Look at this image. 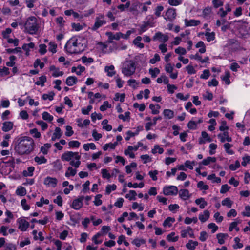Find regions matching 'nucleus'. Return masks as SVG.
<instances>
[{
  "instance_id": "obj_64",
  "label": "nucleus",
  "mask_w": 250,
  "mask_h": 250,
  "mask_svg": "<svg viewBox=\"0 0 250 250\" xmlns=\"http://www.w3.org/2000/svg\"><path fill=\"white\" fill-rule=\"evenodd\" d=\"M46 46L44 44H41L39 45V52L41 54H44L46 52Z\"/></svg>"
},
{
  "instance_id": "obj_31",
  "label": "nucleus",
  "mask_w": 250,
  "mask_h": 250,
  "mask_svg": "<svg viewBox=\"0 0 250 250\" xmlns=\"http://www.w3.org/2000/svg\"><path fill=\"white\" fill-rule=\"evenodd\" d=\"M16 192L18 195L23 196L26 194V190L24 187L20 186L17 189Z\"/></svg>"
},
{
  "instance_id": "obj_14",
  "label": "nucleus",
  "mask_w": 250,
  "mask_h": 250,
  "mask_svg": "<svg viewBox=\"0 0 250 250\" xmlns=\"http://www.w3.org/2000/svg\"><path fill=\"white\" fill-rule=\"evenodd\" d=\"M50 71H53L52 76L57 77L63 75L62 71H60L58 68H56L55 65H51L49 68Z\"/></svg>"
},
{
  "instance_id": "obj_33",
  "label": "nucleus",
  "mask_w": 250,
  "mask_h": 250,
  "mask_svg": "<svg viewBox=\"0 0 250 250\" xmlns=\"http://www.w3.org/2000/svg\"><path fill=\"white\" fill-rule=\"evenodd\" d=\"M51 146V144L46 143L44 144L43 146L41 148V151L43 154H47L48 153V149H49Z\"/></svg>"
},
{
  "instance_id": "obj_11",
  "label": "nucleus",
  "mask_w": 250,
  "mask_h": 250,
  "mask_svg": "<svg viewBox=\"0 0 250 250\" xmlns=\"http://www.w3.org/2000/svg\"><path fill=\"white\" fill-rule=\"evenodd\" d=\"M19 224V229L23 231H26L29 226V223L23 219H20Z\"/></svg>"
},
{
  "instance_id": "obj_45",
  "label": "nucleus",
  "mask_w": 250,
  "mask_h": 250,
  "mask_svg": "<svg viewBox=\"0 0 250 250\" xmlns=\"http://www.w3.org/2000/svg\"><path fill=\"white\" fill-rule=\"evenodd\" d=\"M55 93L53 92H51L49 94H44L42 95V99L44 100L48 99L50 101H52L53 99Z\"/></svg>"
},
{
  "instance_id": "obj_34",
  "label": "nucleus",
  "mask_w": 250,
  "mask_h": 250,
  "mask_svg": "<svg viewBox=\"0 0 250 250\" xmlns=\"http://www.w3.org/2000/svg\"><path fill=\"white\" fill-rule=\"evenodd\" d=\"M53 164L54 168L56 170L60 171L62 169V164L59 160L54 162Z\"/></svg>"
},
{
  "instance_id": "obj_60",
  "label": "nucleus",
  "mask_w": 250,
  "mask_h": 250,
  "mask_svg": "<svg viewBox=\"0 0 250 250\" xmlns=\"http://www.w3.org/2000/svg\"><path fill=\"white\" fill-rule=\"evenodd\" d=\"M31 134H33V137L36 138H39L41 136V134L38 131L37 129L34 128L30 130Z\"/></svg>"
},
{
  "instance_id": "obj_10",
  "label": "nucleus",
  "mask_w": 250,
  "mask_h": 250,
  "mask_svg": "<svg viewBox=\"0 0 250 250\" xmlns=\"http://www.w3.org/2000/svg\"><path fill=\"white\" fill-rule=\"evenodd\" d=\"M58 180L56 178L50 177H46L44 181V184L46 185L51 186L55 188L57 184Z\"/></svg>"
},
{
  "instance_id": "obj_6",
  "label": "nucleus",
  "mask_w": 250,
  "mask_h": 250,
  "mask_svg": "<svg viewBox=\"0 0 250 250\" xmlns=\"http://www.w3.org/2000/svg\"><path fill=\"white\" fill-rule=\"evenodd\" d=\"M178 188L174 186L165 187L163 189V193L165 195H176L178 193Z\"/></svg>"
},
{
  "instance_id": "obj_49",
  "label": "nucleus",
  "mask_w": 250,
  "mask_h": 250,
  "mask_svg": "<svg viewBox=\"0 0 250 250\" xmlns=\"http://www.w3.org/2000/svg\"><path fill=\"white\" fill-rule=\"evenodd\" d=\"M111 105L109 104L108 101H104L102 105H101L100 107V109L102 111H104L106 110L107 108H110Z\"/></svg>"
},
{
  "instance_id": "obj_40",
  "label": "nucleus",
  "mask_w": 250,
  "mask_h": 250,
  "mask_svg": "<svg viewBox=\"0 0 250 250\" xmlns=\"http://www.w3.org/2000/svg\"><path fill=\"white\" fill-rule=\"evenodd\" d=\"M149 25V22L148 21L145 22L143 24L141 25L139 30V34H142L144 32L146 31Z\"/></svg>"
},
{
  "instance_id": "obj_28",
  "label": "nucleus",
  "mask_w": 250,
  "mask_h": 250,
  "mask_svg": "<svg viewBox=\"0 0 250 250\" xmlns=\"http://www.w3.org/2000/svg\"><path fill=\"white\" fill-rule=\"evenodd\" d=\"M216 161V159L215 157H208L207 159H204L202 162L201 164L203 165H208L210 163H214Z\"/></svg>"
},
{
  "instance_id": "obj_23",
  "label": "nucleus",
  "mask_w": 250,
  "mask_h": 250,
  "mask_svg": "<svg viewBox=\"0 0 250 250\" xmlns=\"http://www.w3.org/2000/svg\"><path fill=\"white\" fill-rule=\"evenodd\" d=\"M197 205H200V208L203 209L207 205V202L205 201L203 198L197 199L195 201Z\"/></svg>"
},
{
  "instance_id": "obj_46",
  "label": "nucleus",
  "mask_w": 250,
  "mask_h": 250,
  "mask_svg": "<svg viewBox=\"0 0 250 250\" xmlns=\"http://www.w3.org/2000/svg\"><path fill=\"white\" fill-rule=\"evenodd\" d=\"M232 145L228 143H225L224 145V148L226 149V152L229 154H233L234 152L232 150H229V149L232 147Z\"/></svg>"
},
{
  "instance_id": "obj_20",
  "label": "nucleus",
  "mask_w": 250,
  "mask_h": 250,
  "mask_svg": "<svg viewBox=\"0 0 250 250\" xmlns=\"http://www.w3.org/2000/svg\"><path fill=\"white\" fill-rule=\"evenodd\" d=\"M185 21L187 26H197L200 23V21L195 20L188 21L187 19H185Z\"/></svg>"
},
{
  "instance_id": "obj_62",
  "label": "nucleus",
  "mask_w": 250,
  "mask_h": 250,
  "mask_svg": "<svg viewBox=\"0 0 250 250\" xmlns=\"http://www.w3.org/2000/svg\"><path fill=\"white\" fill-rule=\"evenodd\" d=\"M175 52L178 54L185 55L186 53V50L184 48L179 47L175 49Z\"/></svg>"
},
{
  "instance_id": "obj_54",
  "label": "nucleus",
  "mask_w": 250,
  "mask_h": 250,
  "mask_svg": "<svg viewBox=\"0 0 250 250\" xmlns=\"http://www.w3.org/2000/svg\"><path fill=\"white\" fill-rule=\"evenodd\" d=\"M92 136L96 141H98L102 138V135L101 134L98 133L96 129H94L92 131Z\"/></svg>"
},
{
  "instance_id": "obj_22",
  "label": "nucleus",
  "mask_w": 250,
  "mask_h": 250,
  "mask_svg": "<svg viewBox=\"0 0 250 250\" xmlns=\"http://www.w3.org/2000/svg\"><path fill=\"white\" fill-rule=\"evenodd\" d=\"M62 136L61 129L59 127H56L55 129V132L53 133L51 140L55 141L56 138L59 139Z\"/></svg>"
},
{
  "instance_id": "obj_61",
  "label": "nucleus",
  "mask_w": 250,
  "mask_h": 250,
  "mask_svg": "<svg viewBox=\"0 0 250 250\" xmlns=\"http://www.w3.org/2000/svg\"><path fill=\"white\" fill-rule=\"evenodd\" d=\"M158 171L156 170L154 171H150L149 172V176L154 181H156L157 180V175L158 174Z\"/></svg>"
},
{
  "instance_id": "obj_36",
  "label": "nucleus",
  "mask_w": 250,
  "mask_h": 250,
  "mask_svg": "<svg viewBox=\"0 0 250 250\" xmlns=\"http://www.w3.org/2000/svg\"><path fill=\"white\" fill-rule=\"evenodd\" d=\"M42 118L44 120L51 122L53 120V117L47 112H44L42 114Z\"/></svg>"
},
{
  "instance_id": "obj_13",
  "label": "nucleus",
  "mask_w": 250,
  "mask_h": 250,
  "mask_svg": "<svg viewBox=\"0 0 250 250\" xmlns=\"http://www.w3.org/2000/svg\"><path fill=\"white\" fill-rule=\"evenodd\" d=\"M218 137L220 139V141L222 143L224 142L225 141L229 142H231L232 141L231 138L229 137V132L228 131H224L223 134H219Z\"/></svg>"
},
{
  "instance_id": "obj_43",
  "label": "nucleus",
  "mask_w": 250,
  "mask_h": 250,
  "mask_svg": "<svg viewBox=\"0 0 250 250\" xmlns=\"http://www.w3.org/2000/svg\"><path fill=\"white\" fill-rule=\"evenodd\" d=\"M133 244L135 245L137 247L140 246L141 244H145L146 240L143 239H139L138 238L135 239L132 242Z\"/></svg>"
},
{
  "instance_id": "obj_21",
  "label": "nucleus",
  "mask_w": 250,
  "mask_h": 250,
  "mask_svg": "<svg viewBox=\"0 0 250 250\" xmlns=\"http://www.w3.org/2000/svg\"><path fill=\"white\" fill-rule=\"evenodd\" d=\"M209 215V212L206 210L204 211V214H200L199 215V219L202 222H205L208 219Z\"/></svg>"
},
{
  "instance_id": "obj_42",
  "label": "nucleus",
  "mask_w": 250,
  "mask_h": 250,
  "mask_svg": "<svg viewBox=\"0 0 250 250\" xmlns=\"http://www.w3.org/2000/svg\"><path fill=\"white\" fill-rule=\"evenodd\" d=\"M35 168L34 167H30L28 168V171H24L23 175L25 176H32Z\"/></svg>"
},
{
  "instance_id": "obj_2",
  "label": "nucleus",
  "mask_w": 250,
  "mask_h": 250,
  "mask_svg": "<svg viewBox=\"0 0 250 250\" xmlns=\"http://www.w3.org/2000/svg\"><path fill=\"white\" fill-rule=\"evenodd\" d=\"M84 42L83 38L78 39L76 37H73L67 41L65 49L70 54H78L83 52L86 47V44L83 43Z\"/></svg>"
},
{
  "instance_id": "obj_7",
  "label": "nucleus",
  "mask_w": 250,
  "mask_h": 250,
  "mask_svg": "<svg viewBox=\"0 0 250 250\" xmlns=\"http://www.w3.org/2000/svg\"><path fill=\"white\" fill-rule=\"evenodd\" d=\"M105 34L108 37V42L109 43H112L113 40H119L121 38V36H123V34L121 32L113 34L111 32H107Z\"/></svg>"
},
{
  "instance_id": "obj_35",
  "label": "nucleus",
  "mask_w": 250,
  "mask_h": 250,
  "mask_svg": "<svg viewBox=\"0 0 250 250\" xmlns=\"http://www.w3.org/2000/svg\"><path fill=\"white\" fill-rule=\"evenodd\" d=\"M137 195V193L134 190H130L129 193L125 195V197L128 198L129 200H134L136 198L135 196Z\"/></svg>"
},
{
  "instance_id": "obj_37",
  "label": "nucleus",
  "mask_w": 250,
  "mask_h": 250,
  "mask_svg": "<svg viewBox=\"0 0 250 250\" xmlns=\"http://www.w3.org/2000/svg\"><path fill=\"white\" fill-rule=\"evenodd\" d=\"M39 81H37L35 84L37 85H41L42 86H44V83L46 82V77L45 76H42L39 78Z\"/></svg>"
},
{
  "instance_id": "obj_18",
  "label": "nucleus",
  "mask_w": 250,
  "mask_h": 250,
  "mask_svg": "<svg viewBox=\"0 0 250 250\" xmlns=\"http://www.w3.org/2000/svg\"><path fill=\"white\" fill-rule=\"evenodd\" d=\"M179 196L183 200H186L190 197L189 191L188 189H181L179 191Z\"/></svg>"
},
{
  "instance_id": "obj_17",
  "label": "nucleus",
  "mask_w": 250,
  "mask_h": 250,
  "mask_svg": "<svg viewBox=\"0 0 250 250\" xmlns=\"http://www.w3.org/2000/svg\"><path fill=\"white\" fill-rule=\"evenodd\" d=\"M106 21L104 20H99L98 18H96V22L92 28L94 31L96 30L98 28L100 27L102 25L105 24Z\"/></svg>"
},
{
  "instance_id": "obj_15",
  "label": "nucleus",
  "mask_w": 250,
  "mask_h": 250,
  "mask_svg": "<svg viewBox=\"0 0 250 250\" xmlns=\"http://www.w3.org/2000/svg\"><path fill=\"white\" fill-rule=\"evenodd\" d=\"M143 129V127L142 126H139L137 127L136 131L135 133H133L131 131H128L127 132V136L125 138V139L126 141H128L131 137H133L137 134H138L139 132Z\"/></svg>"
},
{
  "instance_id": "obj_9",
  "label": "nucleus",
  "mask_w": 250,
  "mask_h": 250,
  "mask_svg": "<svg viewBox=\"0 0 250 250\" xmlns=\"http://www.w3.org/2000/svg\"><path fill=\"white\" fill-rule=\"evenodd\" d=\"M167 17L166 19H167L169 21L174 20L176 16L175 9L174 8H169L167 10L166 14Z\"/></svg>"
},
{
  "instance_id": "obj_16",
  "label": "nucleus",
  "mask_w": 250,
  "mask_h": 250,
  "mask_svg": "<svg viewBox=\"0 0 250 250\" xmlns=\"http://www.w3.org/2000/svg\"><path fill=\"white\" fill-rule=\"evenodd\" d=\"M13 126V122L10 121L5 122L3 123L2 129L4 132H8L12 129Z\"/></svg>"
},
{
  "instance_id": "obj_5",
  "label": "nucleus",
  "mask_w": 250,
  "mask_h": 250,
  "mask_svg": "<svg viewBox=\"0 0 250 250\" xmlns=\"http://www.w3.org/2000/svg\"><path fill=\"white\" fill-rule=\"evenodd\" d=\"M73 158H74L75 159H80L81 156L78 152H73L72 151L65 152L61 156V159L62 161H70Z\"/></svg>"
},
{
  "instance_id": "obj_48",
  "label": "nucleus",
  "mask_w": 250,
  "mask_h": 250,
  "mask_svg": "<svg viewBox=\"0 0 250 250\" xmlns=\"http://www.w3.org/2000/svg\"><path fill=\"white\" fill-rule=\"evenodd\" d=\"M116 189V186L115 184L112 185H108L106 188V192L107 194H109L112 190H115Z\"/></svg>"
},
{
  "instance_id": "obj_26",
  "label": "nucleus",
  "mask_w": 250,
  "mask_h": 250,
  "mask_svg": "<svg viewBox=\"0 0 250 250\" xmlns=\"http://www.w3.org/2000/svg\"><path fill=\"white\" fill-rule=\"evenodd\" d=\"M163 114L165 117L168 119L172 118L174 116V112L170 109H165Z\"/></svg>"
},
{
  "instance_id": "obj_50",
  "label": "nucleus",
  "mask_w": 250,
  "mask_h": 250,
  "mask_svg": "<svg viewBox=\"0 0 250 250\" xmlns=\"http://www.w3.org/2000/svg\"><path fill=\"white\" fill-rule=\"evenodd\" d=\"M36 123L41 126L42 130H45L48 127V125L42 121H37Z\"/></svg>"
},
{
  "instance_id": "obj_3",
  "label": "nucleus",
  "mask_w": 250,
  "mask_h": 250,
  "mask_svg": "<svg viewBox=\"0 0 250 250\" xmlns=\"http://www.w3.org/2000/svg\"><path fill=\"white\" fill-rule=\"evenodd\" d=\"M24 28L25 31L29 34H36L39 28L37 18L34 16L29 17L24 23Z\"/></svg>"
},
{
  "instance_id": "obj_27",
  "label": "nucleus",
  "mask_w": 250,
  "mask_h": 250,
  "mask_svg": "<svg viewBox=\"0 0 250 250\" xmlns=\"http://www.w3.org/2000/svg\"><path fill=\"white\" fill-rule=\"evenodd\" d=\"M198 244V242L189 240L188 243L186 244V247L190 250H193L195 249L196 246Z\"/></svg>"
},
{
  "instance_id": "obj_4",
  "label": "nucleus",
  "mask_w": 250,
  "mask_h": 250,
  "mask_svg": "<svg viewBox=\"0 0 250 250\" xmlns=\"http://www.w3.org/2000/svg\"><path fill=\"white\" fill-rule=\"evenodd\" d=\"M135 63L130 61L128 63L122 68V72L125 76H130L135 73Z\"/></svg>"
},
{
  "instance_id": "obj_12",
  "label": "nucleus",
  "mask_w": 250,
  "mask_h": 250,
  "mask_svg": "<svg viewBox=\"0 0 250 250\" xmlns=\"http://www.w3.org/2000/svg\"><path fill=\"white\" fill-rule=\"evenodd\" d=\"M168 36L167 35L162 34L161 32H157L153 37V40L158 39L161 40V42H165L168 40Z\"/></svg>"
},
{
  "instance_id": "obj_59",
  "label": "nucleus",
  "mask_w": 250,
  "mask_h": 250,
  "mask_svg": "<svg viewBox=\"0 0 250 250\" xmlns=\"http://www.w3.org/2000/svg\"><path fill=\"white\" fill-rule=\"evenodd\" d=\"M66 131L65 134L66 136L69 137V136H72L74 132L72 130V128L71 126H69V125L66 126Z\"/></svg>"
},
{
  "instance_id": "obj_8",
  "label": "nucleus",
  "mask_w": 250,
  "mask_h": 250,
  "mask_svg": "<svg viewBox=\"0 0 250 250\" xmlns=\"http://www.w3.org/2000/svg\"><path fill=\"white\" fill-rule=\"evenodd\" d=\"M84 199L83 196L80 197L78 199L74 200L71 205L72 208L78 210L80 209L83 205V201Z\"/></svg>"
},
{
  "instance_id": "obj_29",
  "label": "nucleus",
  "mask_w": 250,
  "mask_h": 250,
  "mask_svg": "<svg viewBox=\"0 0 250 250\" xmlns=\"http://www.w3.org/2000/svg\"><path fill=\"white\" fill-rule=\"evenodd\" d=\"M228 236V234L224 233H219L217 235V238L220 244H223L225 243L224 238Z\"/></svg>"
},
{
  "instance_id": "obj_57",
  "label": "nucleus",
  "mask_w": 250,
  "mask_h": 250,
  "mask_svg": "<svg viewBox=\"0 0 250 250\" xmlns=\"http://www.w3.org/2000/svg\"><path fill=\"white\" fill-rule=\"evenodd\" d=\"M234 241L236 245L233 246L234 249L242 248L243 247V244L240 243V239L239 237L235 238Z\"/></svg>"
},
{
  "instance_id": "obj_47",
  "label": "nucleus",
  "mask_w": 250,
  "mask_h": 250,
  "mask_svg": "<svg viewBox=\"0 0 250 250\" xmlns=\"http://www.w3.org/2000/svg\"><path fill=\"white\" fill-rule=\"evenodd\" d=\"M175 221V219L174 218H172L171 217H167L163 222V226H168V227H170L171 226V222H174Z\"/></svg>"
},
{
  "instance_id": "obj_1",
  "label": "nucleus",
  "mask_w": 250,
  "mask_h": 250,
  "mask_svg": "<svg viewBox=\"0 0 250 250\" xmlns=\"http://www.w3.org/2000/svg\"><path fill=\"white\" fill-rule=\"evenodd\" d=\"M34 146V142L32 138L24 136L17 140L14 150L18 155H27L33 151Z\"/></svg>"
},
{
  "instance_id": "obj_19",
  "label": "nucleus",
  "mask_w": 250,
  "mask_h": 250,
  "mask_svg": "<svg viewBox=\"0 0 250 250\" xmlns=\"http://www.w3.org/2000/svg\"><path fill=\"white\" fill-rule=\"evenodd\" d=\"M77 82V78L75 76L68 77L66 80V83L68 86H72L76 84Z\"/></svg>"
},
{
  "instance_id": "obj_51",
  "label": "nucleus",
  "mask_w": 250,
  "mask_h": 250,
  "mask_svg": "<svg viewBox=\"0 0 250 250\" xmlns=\"http://www.w3.org/2000/svg\"><path fill=\"white\" fill-rule=\"evenodd\" d=\"M10 73L9 69L7 67H4L3 68L0 69V76L2 77L4 75H8Z\"/></svg>"
},
{
  "instance_id": "obj_52",
  "label": "nucleus",
  "mask_w": 250,
  "mask_h": 250,
  "mask_svg": "<svg viewBox=\"0 0 250 250\" xmlns=\"http://www.w3.org/2000/svg\"><path fill=\"white\" fill-rule=\"evenodd\" d=\"M120 119L123 120L124 121H125L126 120L130 119V112H126L125 113V116L123 114H120L118 116Z\"/></svg>"
},
{
  "instance_id": "obj_30",
  "label": "nucleus",
  "mask_w": 250,
  "mask_h": 250,
  "mask_svg": "<svg viewBox=\"0 0 250 250\" xmlns=\"http://www.w3.org/2000/svg\"><path fill=\"white\" fill-rule=\"evenodd\" d=\"M142 38L141 36H137L133 41V43L140 48H143L144 45L142 43L139 42L142 40Z\"/></svg>"
},
{
  "instance_id": "obj_38",
  "label": "nucleus",
  "mask_w": 250,
  "mask_h": 250,
  "mask_svg": "<svg viewBox=\"0 0 250 250\" xmlns=\"http://www.w3.org/2000/svg\"><path fill=\"white\" fill-rule=\"evenodd\" d=\"M34 160L38 164H44V163H46V162H47L46 159H45L44 156H42V157L36 156L35 157Z\"/></svg>"
},
{
  "instance_id": "obj_55",
  "label": "nucleus",
  "mask_w": 250,
  "mask_h": 250,
  "mask_svg": "<svg viewBox=\"0 0 250 250\" xmlns=\"http://www.w3.org/2000/svg\"><path fill=\"white\" fill-rule=\"evenodd\" d=\"M130 5V1H127L125 4H120L118 6L117 8L121 11H123L126 8H128Z\"/></svg>"
},
{
  "instance_id": "obj_25",
  "label": "nucleus",
  "mask_w": 250,
  "mask_h": 250,
  "mask_svg": "<svg viewBox=\"0 0 250 250\" xmlns=\"http://www.w3.org/2000/svg\"><path fill=\"white\" fill-rule=\"evenodd\" d=\"M77 173V170L73 169L71 167H69L67 171L65 172V175L67 177L74 176Z\"/></svg>"
},
{
  "instance_id": "obj_39",
  "label": "nucleus",
  "mask_w": 250,
  "mask_h": 250,
  "mask_svg": "<svg viewBox=\"0 0 250 250\" xmlns=\"http://www.w3.org/2000/svg\"><path fill=\"white\" fill-rule=\"evenodd\" d=\"M160 70L158 68H154V69H150L149 70V73L151 75L152 78H155L157 74L160 73Z\"/></svg>"
},
{
  "instance_id": "obj_56",
  "label": "nucleus",
  "mask_w": 250,
  "mask_h": 250,
  "mask_svg": "<svg viewBox=\"0 0 250 250\" xmlns=\"http://www.w3.org/2000/svg\"><path fill=\"white\" fill-rule=\"evenodd\" d=\"M157 150H158V152L159 154H162L164 152V149L160 147L159 145H155L154 146V149L152 150V153L153 154H155L156 153H157Z\"/></svg>"
},
{
  "instance_id": "obj_32",
  "label": "nucleus",
  "mask_w": 250,
  "mask_h": 250,
  "mask_svg": "<svg viewBox=\"0 0 250 250\" xmlns=\"http://www.w3.org/2000/svg\"><path fill=\"white\" fill-rule=\"evenodd\" d=\"M232 204L233 202L229 198H226L222 201V205L227 206L229 208L231 207Z\"/></svg>"
},
{
  "instance_id": "obj_58",
  "label": "nucleus",
  "mask_w": 250,
  "mask_h": 250,
  "mask_svg": "<svg viewBox=\"0 0 250 250\" xmlns=\"http://www.w3.org/2000/svg\"><path fill=\"white\" fill-rule=\"evenodd\" d=\"M76 160V162H75L74 160H71L70 161V165L71 166L74 167L76 168L79 167V166L81 164V161H80V159H75Z\"/></svg>"
},
{
  "instance_id": "obj_41",
  "label": "nucleus",
  "mask_w": 250,
  "mask_h": 250,
  "mask_svg": "<svg viewBox=\"0 0 250 250\" xmlns=\"http://www.w3.org/2000/svg\"><path fill=\"white\" fill-rule=\"evenodd\" d=\"M205 35L206 36L207 40L208 42L213 41L215 39V33L213 32L211 33L206 32Z\"/></svg>"
},
{
  "instance_id": "obj_53",
  "label": "nucleus",
  "mask_w": 250,
  "mask_h": 250,
  "mask_svg": "<svg viewBox=\"0 0 250 250\" xmlns=\"http://www.w3.org/2000/svg\"><path fill=\"white\" fill-rule=\"evenodd\" d=\"M68 145L71 147L78 148L80 145V143L78 141H71L69 142Z\"/></svg>"
},
{
  "instance_id": "obj_63",
  "label": "nucleus",
  "mask_w": 250,
  "mask_h": 250,
  "mask_svg": "<svg viewBox=\"0 0 250 250\" xmlns=\"http://www.w3.org/2000/svg\"><path fill=\"white\" fill-rule=\"evenodd\" d=\"M212 3L214 7L216 8L223 5V2L221 0H213Z\"/></svg>"
},
{
  "instance_id": "obj_24",
  "label": "nucleus",
  "mask_w": 250,
  "mask_h": 250,
  "mask_svg": "<svg viewBox=\"0 0 250 250\" xmlns=\"http://www.w3.org/2000/svg\"><path fill=\"white\" fill-rule=\"evenodd\" d=\"M114 70V67L113 65L105 67V71L107 73V75L109 77H112L115 74V71Z\"/></svg>"
},
{
  "instance_id": "obj_44",
  "label": "nucleus",
  "mask_w": 250,
  "mask_h": 250,
  "mask_svg": "<svg viewBox=\"0 0 250 250\" xmlns=\"http://www.w3.org/2000/svg\"><path fill=\"white\" fill-rule=\"evenodd\" d=\"M175 233L174 232H171L170 234H168L167 236V240L169 241H172V242H176L178 240V236H175L174 237H172L173 236H174Z\"/></svg>"
}]
</instances>
